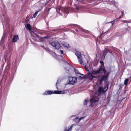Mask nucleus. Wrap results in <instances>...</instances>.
<instances>
[{
    "label": "nucleus",
    "instance_id": "obj_1",
    "mask_svg": "<svg viewBox=\"0 0 131 131\" xmlns=\"http://www.w3.org/2000/svg\"><path fill=\"white\" fill-rule=\"evenodd\" d=\"M78 59L80 63L82 64L83 61L81 56L79 58H78ZM100 63L101 65L100 66L99 69L95 70L91 69H89V70L88 67L90 68V65L89 63L88 60H86V61H84L83 62V64L84 63V64L86 65L85 66V67L87 73V78L90 80H93L94 79H98L97 84V87H96V86L95 87V90L96 92L93 98L90 100V105L91 106L96 105V104L98 101V98L95 99V97L97 95L99 96L100 94L103 93L105 92V90H106L105 91L108 89L107 87H105L103 89L101 87L98 86L101 84L103 80L106 81L107 80L109 75L108 72L106 71L105 69L103 62L101 61Z\"/></svg>",
    "mask_w": 131,
    "mask_h": 131
},
{
    "label": "nucleus",
    "instance_id": "obj_2",
    "mask_svg": "<svg viewBox=\"0 0 131 131\" xmlns=\"http://www.w3.org/2000/svg\"><path fill=\"white\" fill-rule=\"evenodd\" d=\"M67 90L63 91H55L54 92L52 91H46L42 94L43 95H48L52 94H64L67 93Z\"/></svg>",
    "mask_w": 131,
    "mask_h": 131
},
{
    "label": "nucleus",
    "instance_id": "obj_3",
    "mask_svg": "<svg viewBox=\"0 0 131 131\" xmlns=\"http://www.w3.org/2000/svg\"><path fill=\"white\" fill-rule=\"evenodd\" d=\"M69 8L68 7H63L61 6L58 7L56 9L58 13H59L61 16H62L63 13L67 14L68 13Z\"/></svg>",
    "mask_w": 131,
    "mask_h": 131
},
{
    "label": "nucleus",
    "instance_id": "obj_4",
    "mask_svg": "<svg viewBox=\"0 0 131 131\" xmlns=\"http://www.w3.org/2000/svg\"><path fill=\"white\" fill-rule=\"evenodd\" d=\"M69 66L70 68V70L69 71L70 72L69 73V75H71L72 73V71L74 70V72L76 74L77 76L79 77V78H80V79H82L85 77V75L82 74L80 73L77 69H74V68L71 65H69Z\"/></svg>",
    "mask_w": 131,
    "mask_h": 131
},
{
    "label": "nucleus",
    "instance_id": "obj_5",
    "mask_svg": "<svg viewBox=\"0 0 131 131\" xmlns=\"http://www.w3.org/2000/svg\"><path fill=\"white\" fill-rule=\"evenodd\" d=\"M49 44L52 46L54 47L56 49H59L60 47L59 43L57 40H53L51 42H49Z\"/></svg>",
    "mask_w": 131,
    "mask_h": 131
},
{
    "label": "nucleus",
    "instance_id": "obj_6",
    "mask_svg": "<svg viewBox=\"0 0 131 131\" xmlns=\"http://www.w3.org/2000/svg\"><path fill=\"white\" fill-rule=\"evenodd\" d=\"M68 83L73 85L74 84L77 80V78L76 77H70L69 78Z\"/></svg>",
    "mask_w": 131,
    "mask_h": 131
},
{
    "label": "nucleus",
    "instance_id": "obj_7",
    "mask_svg": "<svg viewBox=\"0 0 131 131\" xmlns=\"http://www.w3.org/2000/svg\"><path fill=\"white\" fill-rule=\"evenodd\" d=\"M19 39L18 36L17 35H15L12 39V41L13 42H17Z\"/></svg>",
    "mask_w": 131,
    "mask_h": 131
},
{
    "label": "nucleus",
    "instance_id": "obj_8",
    "mask_svg": "<svg viewBox=\"0 0 131 131\" xmlns=\"http://www.w3.org/2000/svg\"><path fill=\"white\" fill-rule=\"evenodd\" d=\"M61 43L65 48H70L69 45L67 43L64 42H62Z\"/></svg>",
    "mask_w": 131,
    "mask_h": 131
},
{
    "label": "nucleus",
    "instance_id": "obj_9",
    "mask_svg": "<svg viewBox=\"0 0 131 131\" xmlns=\"http://www.w3.org/2000/svg\"><path fill=\"white\" fill-rule=\"evenodd\" d=\"M26 28L28 29L30 31V32L31 34H32L31 32H32L31 30V28L30 25L29 24H27L26 26Z\"/></svg>",
    "mask_w": 131,
    "mask_h": 131
},
{
    "label": "nucleus",
    "instance_id": "obj_10",
    "mask_svg": "<svg viewBox=\"0 0 131 131\" xmlns=\"http://www.w3.org/2000/svg\"><path fill=\"white\" fill-rule=\"evenodd\" d=\"M73 126V125H72L70 126L66 127L64 131H71Z\"/></svg>",
    "mask_w": 131,
    "mask_h": 131
},
{
    "label": "nucleus",
    "instance_id": "obj_11",
    "mask_svg": "<svg viewBox=\"0 0 131 131\" xmlns=\"http://www.w3.org/2000/svg\"><path fill=\"white\" fill-rule=\"evenodd\" d=\"M3 18L4 19V21L3 23V25L4 24L5 25H6L8 23V21H7V18H5V17L3 15V17H2V19Z\"/></svg>",
    "mask_w": 131,
    "mask_h": 131
},
{
    "label": "nucleus",
    "instance_id": "obj_12",
    "mask_svg": "<svg viewBox=\"0 0 131 131\" xmlns=\"http://www.w3.org/2000/svg\"><path fill=\"white\" fill-rule=\"evenodd\" d=\"M75 55L77 57V58H79L81 56L80 52L79 51H76L75 53Z\"/></svg>",
    "mask_w": 131,
    "mask_h": 131
},
{
    "label": "nucleus",
    "instance_id": "obj_13",
    "mask_svg": "<svg viewBox=\"0 0 131 131\" xmlns=\"http://www.w3.org/2000/svg\"><path fill=\"white\" fill-rule=\"evenodd\" d=\"M65 62H66L68 64V66H69V67L70 68V69H69L67 70V71L66 72L67 73H68V76H69L70 75H69V72H70L69 71L70 70V67L69 66L70 65L69 64V63L68 62H67L66 61H65Z\"/></svg>",
    "mask_w": 131,
    "mask_h": 131
},
{
    "label": "nucleus",
    "instance_id": "obj_14",
    "mask_svg": "<svg viewBox=\"0 0 131 131\" xmlns=\"http://www.w3.org/2000/svg\"><path fill=\"white\" fill-rule=\"evenodd\" d=\"M39 11H37L35 12L34 14L33 15L32 18H35L37 16V14L38 13Z\"/></svg>",
    "mask_w": 131,
    "mask_h": 131
},
{
    "label": "nucleus",
    "instance_id": "obj_15",
    "mask_svg": "<svg viewBox=\"0 0 131 131\" xmlns=\"http://www.w3.org/2000/svg\"><path fill=\"white\" fill-rule=\"evenodd\" d=\"M84 118V117H82L80 118L77 117L75 118V119L76 120H78V122H79L81 119H83Z\"/></svg>",
    "mask_w": 131,
    "mask_h": 131
},
{
    "label": "nucleus",
    "instance_id": "obj_16",
    "mask_svg": "<svg viewBox=\"0 0 131 131\" xmlns=\"http://www.w3.org/2000/svg\"><path fill=\"white\" fill-rule=\"evenodd\" d=\"M128 79H125L124 82V84L125 85H126L127 84V82L128 81Z\"/></svg>",
    "mask_w": 131,
    "mask_h": 131
},
{
    "label": "nucleus",
    "instance_id": "obj_17",
    "mask_svg": "<svg viewBox=\"0 0 131 131\" xmlns=\"http://www.w3.org/2000/svg\"><path fill=\"white\" fill-rule=\"evenodd\" d=\"M51 54L55 58L57 56L55 53L54 52H52V53H51Z\"/></svg>",
    "mask_w": 131,
    "mask_h": 131
},
{
    "label": "nucleus",
    "instance_id": "obj_18",
    "mask_svg": "<svg viewBox=\"0 0 131 131\" xmlns=\"http://www.w3.org/2000/svg\"><path fill=\"white\" fill-rule=\"evenodd\" d=\"M121 14H122V15L119 17L118 18L119 19H120L121 18L123 17V14H124L123 12L122 11H121Z\"/></svg>",
    "mask_w": 131,
    "mask_h": 131
},
{
    "label": "nucleus",
    "instance_id": "obj_19",
    "mask_svg": "<svg viewBox=\"0 0 131 131\" xmlns=\"http://www.w3.org/2000/svg\"><path fill=\"white\" fill-rule=\"evenodd\" d=\"M82 31L83 32H86V33H88V31L86 30H85L83 29Z\"/></svg>",
    "mask_w": 131,
    "mask_h": 131
},
{
    "label": "nucleus",
    "instance_id": "obj_20",
    "mask_svg": "<svg viewBox=\"0 0 131 131\" xmlns=\"http://www.w3.org/2000/svg\"><path fill=\"white\" fill-rule=\"evenodd\" d=\"M31 32L32 33V34H31V35L32 34V33H33V34L35 35L37 37H39L38 35L36 33L34 32L33 31L32 32Z\"/></svg>",
    "mask_w": 131,
    "mask_h": 131
},
{
    "label": "nucleus",
    "instance_id": "obj_21",
    "mask_svg": "<svg viewBox=\"0 0 131 131\" xmlns=\"http://www.w3.org/2000/svg\"><path fill=\"white\" fill-rule=\"evenodd\" d=\"M87 101L86 100H85L84 102V105H86V103L87 102Z\"/></svg>",
    "mask_w": 131,
    "mask_h": 131
},
{
    "label": "nucleus",
    "instance_id": "obj_22",
    "mask_svg": "<svg viewBox=\"0 0 131 131\" xmlns=\"http://www.w3.org/2000/svg\"><path fill=\"white\" fill-rule=\"evenodd\" d=\"M114 22H115V20H113L111 21L110 23H111L112 25H113V24H114Z\"/></svg>",
    "mask_w": 131,
    "mask_h": 131
},
{
    "label": "nucleus",
    "instance_id": "obj_23",
    "mask_svg": "<svg viewBox=\"0 0 131 131\" xmlns=\"http://www.w3.org/2000/svg\"><path fill=\"white\" fill-rule=\"evenodd\" d=\"M122 21L124 23H126L127 22V20H122Z\"/></svg>",
    "mask_w": 131,
    "mask_h": 131
},
{
    "label": "nucleus",
    "instance_id": "obj_24",
    "mask_svg": "<svg viewBox=\"0 0 131 131\" xmlns=\"http://www.w3.org/2000/svg\"><path fill=\"white\" fill-rule=\"evenodd\" d=\"M63 51L62 50H61L60 52V53L61 54H63Z\"/></svg>",
    "mask_w": 131,
    "mask_h": 131
},
{
    "label": "nucleus",
    "instance_id": "obj_25",
    "mask_svg": "<svg viewBox=\"0 0 131 131\" xmlns=\"http://www.w3.org/2000/svg\"><path fill=\"white\" fill-rule=\"evenodd\" d=\"M100 38V37H98L97 38V40H96V41L99 42V38Z\"/></svg>",
    "mask_w": 131,
    "mask_h": 131
},
{
    "label": "nucleus",
    "instance_id": "obj_26",
    "mask_svg": "<svg viewBox=\"0 0 131 131\" xmlns=\"http://www.w3.org/2000/svg\"><path fill=\"white\" fill-rule=\"evenodd\" d=\"M59 82V80H57V83H56V85H57V83H58Z\"/></svg>",
    "mask_w": 131,
    "mask_h": 131
},
{
    "label": "nucleus",
    "instance_id": "obj_27",
    "mask_svg": "<svg viewBox=\"0 0 131 131\" xmlns=\"http://www.w3.org/2000/svg\"><path fill=\"white\" fill-rule=\"evenodd\" d=\"M3 38H4V36H3L2 37V39Z\"/></svg>",
    "mask_w": 131,
    "mask_h": 131
},
{
    "label": "nucleus",
    "instance_id": "obj_28",
    "mask_svg": "<svg viewBox=\"0 0 131 131\" xmlns=\"http://www.w3.org/2000/svg\"><path fill=\"white\" fill-rule=\"evenodd\" d=\"M77 8V9H78V8Z\"/></svg>",
    "mask_w": 131,
    "mask_h": 131
},
{
    "label": "nucleus",
    "instance_id": "obj_29",
    "mask_svg": "<svg viewBox=\"0 0 131 131\" xmlns=\"http://www.w3.org/2000/svg\"><path fill=\"white\" fill-rule=\"evenodd\" d=\"M121 87V86H120V88Z\"/></svg>",
    "mask_w": 131,
    "mask_h": 131
}]
</instances>
